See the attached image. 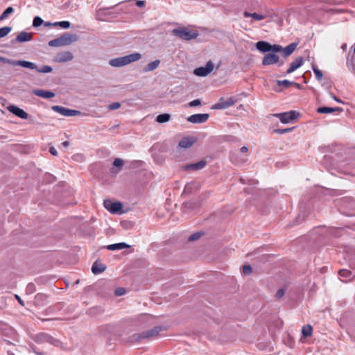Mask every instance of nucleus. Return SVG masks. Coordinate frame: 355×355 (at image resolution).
<instances>
[{
    "mask_svg": "<svg viewBox=\"0 0 355 355\" xmlns=\"http://www.w3.org/2000/svg\"><path fill=\"white\" fill-rule=\"evenodd\" d=\"M141 58V55L139 53H134L123 57L112 59L109 63L111 66L120 67L127 65L133 62L139 60Z\"/></svg>",
    "mask_w": 355,
    "mask_h": 355,
    "instance_id": "nucleus-1",
    "label": "nucleus"
},
{
    "mask_svg": "<svg viewBox=\"0 0 355 355\" xmlns=\"http://www.w3.org/2000/svg\"><path fill=\"white\" fill-rule=\"evenodd\" d=\"M173 33L184 40L196 39L198 36L197 31H191L187 28H178L173 30Z\"/></svg>",
    "mask_w": 355,
    "mask_h": 355,
    "instance_id": "nucleus-2",
    "label": "nucleus"
},
{
    "mask_svg": "<svg viewBox=\"0 0 355 355\" xmlns=\"http://www.w3.org/2000/svg\"><path fill=\"white\" fill-rule=\"evenodd\" d=\"M104 207L112 214L119 212L122 208L123 205L120 202H112L110 200H105L103 202Z\"/></svg>",
    "mask_w": 355,
    "mask_h": 355,
    "instance_id": "nucleus-3",
    "label": "nucleus"
},
{
    "mask_svg": "<svg viewBox=\"0 0 355 355\" xmlns=\"http://www.w3.org/2000/svg\"><path fill=\"white\" fill-rule=\"evenodd\" d=\"M274 116L277 117L282 123H288L296 119L297 113L295 111H290L287 112L275 114Z\"/></svg>",
    "mask_w": 355,
    "mask_h": 355,
    "instance_id": "nucleus-4",
    "label": "nucleus"
},
{
    "mask_svg": "<svg viewBox=\"0 0 355 355\" xmlns=\"http://www.w3.org/2000/svg\"><path fill=\"white\" fill-rule=\"evenodd\" d=\"M214 69V64L211 61H208L205 67H198L194 70V74L198 76H206Z\"/></svg>",
    "mask_w": 355,
    "mask_h": 355,
    "instance_id": "nucleus-5",
    "label": "nucleus"
},
{
    "mask_svg": "<svg viewBox=\"0 0 355 355\" xmlns=\"http://www.w3.org/2000/svg\"><path fill=\"white\" fill-rule=\"evenodd\" d=\"M52 110L55 112L60 113V114L66 116H76L80 112L77 110H70L59 105H54L52 107Z\"/></svg>",
    "mask_w": 355,
    "mask_h": 355,
    "instance_id": "nucleus-6",
    "label": "nucleus"
},
{
    "mask_svg": "<svg viewBox=\"0 0 355 355\" xmlns=\"http://www.w3.org/2000/svg\"><path fill=\"white\" fill-rule=\"evenodd\" d=\"M209 114H195L188 117L187 121L192 123H202L209 119Z\"/></svg>",
    "mask_w": 355,
    "mask_h": 355,
    "instance_id": "nucleus-7",
    "label": "nucleus"
},
{
    "mask_svg": "<svg viewBox=\"0 0 355 355\" xmlns=\"http://www.w3.org/2000/svg\"><path fill=\"white\" fill-rule=\"evenodd\" d=\"M235 103V100L232 98L225 99L220 98L219 101L214 105V109H225L232 106Z\"/></svg>",
    "mask_w": 355,
    "mask_h": 355,
    "instance_id": "nucleus-8",
    "label": "nucleus"
},
{
    "mask_svg": "<svg viewBox=\"0 0 355 355\" xmlns=\"http://www.w3.org/2000/svg\"><path fill=\"white\" fill-rule=\"evenodd\" d=\"M279 58L277 55L273 53H268L266 54L262 60L263 65H270L279 63Z\"/></svg>",
    "mask_w": 355,
    "mask_h": 355,
    "instance_id": "nucleus-9",
    "label": "nucleus"
},
{
    "mask_svg": "<svg viewBox=\"0 0 355 355\" xmlns=\"http://www.w3.org/2000/svg\"><path fill=\"white\" fill-rule=\"evenodd\" d=\"M304 62L303 58L302 56L297 57L295 59L293 62H292L290 64V67L286 70V73L289 74L300 68Z\"/></svg>",
    "mask_w": 355,
    "mask_h": 355,
    "instance_id": "nucleus-10",
    "label": "nucleus"
},
{
    "mask_svg": "<svg viewBox=\"0 0 355 355\" xmlns=\"http://www.w3.org/2000/svg\"><path fill=\"white\" fill-rule=\"evenodd\" d=\"M8 110L17 116L22 119H26L28 118V114L23 110L22 109L16 107L15 105H10L8 107Z\"/></svg>",
    "mask_w": 355,
    "mask_h": 355,
    "instance_id": "nucleus-11",
    "label": "nucleus"
},
{
    "mask_svg": "<svg viewBox=\"0 0 355 355\" xmlns=\"http://www.w3.org/2000/svg\"><path fill=\"white\" fill-rule=\"evenodd\" d=\"M207 164V162L201 160L198 162L188 164L183 166V168L186 171H198L203 168Z\"/></svg>",
    "mask_w": 355,
    "mask_h": 355,
    "instance_id": "nucleus-12",
    "label": "nucleus"
},
{
    "mask_svg": "<svg viewBox=\"0 0 355 355\" xmlns=\"http://www.w3.org/2000/svg\"><path fill=\"white\" fill-rule=\"evenodd\" d=\"M162 331L161 327H156L153 329L148 330L146 332L142 333L139 338H148L157 336Z\"/></svg>",
    "mask_w": 355,
    "mask_h": 355,
    "instance_id": "nucleus-13",
    "label": "nucleus"
},
{
    "mask_svg": "<svg viewBox=\"0 0 355 355\" xmlns=\"http://www.w3.org/2000/svg\"><path fill=\"white\" fill-rule=\"evenodd\" d=\"M62 46H66L71 44L77 40V37L75 35L67 33L60 37Z\"/></svg>",
    "mask_w": 355,
    "mask_h": 355,
    "instance_id": "nucleus-14",
    "label": "nucleus"
},
{
    "mask_svg": "<svg viewBox=\"0 0 355 355\" xmlns=\"http://www.w3.org/2000/svg\"><path fill=\"white\" fill-rule=\"evenodd\" d=\"M73 55L69 51H64L58 53L56 56V60L59 62H64L70 61L73 59Z\"/></svg>",
    "mask_w": 355,
    "mask_h": 355,
    "instance_id": "nucleus-15",
    "label": "nucleus"
},
{
    "mask_svg": "<svg viewBox=\"0 0 355 355\" xmlns=\"http://www.w3.org/2000/svg\"><path fill=\"white\" fill-rule=\"evenodd\" d=\"M196 139L193 137H184L179 141V146L183 148H188L191 147Z\"/></svg>",
    "mask_w": 355,
    "mask_h": 355,
    "instance_id": "nucleus-16",
    "label": "nucleus"
},
{
    "mask_svg": "<svg viewBox=\"0 0 355 355\" xmlns=\"http://www.w3.org/2000/svg\"><path fill=\"white\" fill-rule=\"evenodd\" d=\"M257 49L263 53L270 52L271 51V44L266 41H259L256 44Z\"/></svg>",
    "mask_w": 355,
    "mask_h": 355,
    "instance_id": "nucleus-17",
    "label": "nucleus"
},
{
    "mask_svg": "<svg viewBox=\"0 0 355 355\" xmlns=\"http://www.w3.org/2000/svg\"><path fill=\"white\" fill-rule=\"evenodd\" d=\"M33 93L35 95L44 98H51L55 96V94L53 92L42 89H34Z\"/></svg>",
    "mask_w": 355,
    "mask_h": 355,
    "instance_id": "nucleus-18",
    "label": "nucleus"
},
{
    "mask_svg": "<svg viewBox=\"0 0 355 355\" xmlns=\"http://www.w3.org/2000/svg\"><path fill=\"white\" fill-rule=\"evenodd\" d=\"M243 15L245 17H252L254 20L257 21H261L269 17V15L267 14H258L256 12L250 13L248 11H245L243 12Z\"/></svg>",
    "mask_w": 355,
    "mask_h": 355,
    "instance_id": "nucleus-19",
    "label": "nucleus"
},
{
    "mask_svg": "<svg viewBox=\"0 0 355 355\" xmlns=\"http://www.w3.org/2000/svg\"><path fill=\"white\" fill-rule=\"evenodd\" d=\"M32 39V33L22 31L16 37V41L18 42H28Z\"/></svg>",
    "mask_w": 355,
    "mask_h": 355,
    "instance_id": "nucleus-20",
    "label": "nucleus"
},
{
    "mask_svg": "<svg viewBox=\"0 0 355 355\" xmlns=\"http://www.w3.org/2000/svg\"><path fill=\"white\" fill-rule=\"evenodd\" d=\"M106 266L97 261L93 263L92 267V271L94 275L100 274L104 272Z\"/></svg>",
    "mask_w": 355,
    "mask_h": 355,
    "instance_id": "nucleus-21",
    "label": "nucleus"
},
{
    "mask_svg": "<svg viewBox=\"0 0 355 355\" xmlns=\"http://www.w3.org/2000/svg\"><path fill=\"white\" fill-rule=\"evenodd\" d=\"M14 65H18L21 66L25 68H28L31 69H37V66L35 63L26 61V60H18L13 62Z\"/></svg>",
    "mask_w": 355,
    "mask_h": 355,
    "instance_id": "nucleus-22",
    "label": "nucleus"
},
{
    "mask_svg": "<svg viewBox=\"0 0 355 355\" xmlns=\"http://www.w3.org/2000/svg\"><path fill=\"white\" fill-rule=\"evenodd\" d=\"M343 110L341 107L332 108V107H321L318 108L317 112L318 113H321V114H329V113H331V112H334L336 111L342 112Z\"/></svg>",
    "mask_w": 355,
    "mask_h": 355,
    "instance_id": "nucleus-23",
    "label": "nucleus"
},
{
    "mask_svg": "<svg viewBox=\"0 0 355 355\" xmlns=\"http://www.w3.org/2000/svg\"><path fill=\"white\" fill-rule=\"evenodd\" d=\"M296 47H297L296 43H291L289 45H288L287 46H286L284 49H282L284 56L288 57L290 55H291L293 53V51L295 50Z\"/></svg>",
    "mask_w": 355,
    "mask_h": 355,
    "instance_id": "nucleus-24",
    "label": "nucleus"
},
{
    "mask_svg": "<svg viewBox=\"0 0 355 355\" xmlns=\"http://www.w3.org/2000/svg\"><path fill=\"white\" fill-rule=\"evenodd\" d=\"M128 245H127L125 243H115L112 244L107 246V249L110 250H121L123 248H128Z\"/></svg>",
    "mask_w": 355,
    "mask_h": 355,
    "instance_id": "nucleus-25",
    "label": "nucleus"
},
{
    "mask_svg": "<svg viewBox=\"0 0 355 355\" xmlns=\"http://www.w3.org/2000/svg\"><path fill=\"white\" fill-rule=\"evenodd\" d=\"M313 327L310 324L302 327V334L304 337H309L312 335Z\"/></svg>",
    "mask_w": 355,
    "mask_h": 355,
    "instance_id": "nucleus-26",
    "label": "nucleus"
},
{
    "mask_svg": "<svg viewBox=\"0 0 355 355\" xmlns=\"http://www.w3.org/2000/svg\"><path fill=\"white\" fill-rule=\"evenodd\" d=\"M159 62V60H157L148 63L147 66L145 67L144 71H150L155 69L158 67Z\"/></svg>",
    "mask_w": 355,
    "mask_h": 355,
    "instance_id": "nucleus-27",
    "label": "nucleus"
},
{
    "mask_svg": "<svg viewBox=\"0 0 355 355\" xmlns=\"http://www.w3.org/2000/svg\"><path fill=\"white\" fill-rule=\"evenodd\" d=\"M170 117L171 116L168 114H162L157 116L156 121L158 123H162L168 121Z\"/></svg>",
    "mask_w": 355,
    "mask_h": 355,
    "instance_id": "nucleus-28",
    "label": "nucleus"
},
{
    "mask_svg": "<svg viewBox=\"0 0 355 355\" xmlns=\"http://www.w3.org/2000/svg\"><path fill=\"white\" fill-rule=\"evenodd\" d=\"M14 12V9L12 7H8L3 13L0 15V21L5 19L10 14H12Z\"/></svg>",
    "mask_w": 355,
    "mask_h": 355,
    "instance_id": "nucleus-29",
    "label": "nucleus"
},
{
    "mask_svg": "<svg viewBox=\"0 0 355 355\" xmlns=\"http://www.w3.org/2000/svg\"><path fill=\"white\" fill-rule=\"evenodd\" d=\"M12 31L10 26H4L0 28V38L6 36Z\"/></svg>",
    "mask_w": 355,
    "mask_h": 355,
    "instance_id": "nucleus-30",
    "label": "nucleus"
},
{
    "mask_svg": "<svg viewBox=\"0 0 355 355\" xmlns=\"http://www.w3.org/2000/svg\"><path fill=\"white\" fill-rule=\"evenodd\" d=\"M313 71L315 73V78L318 80H321L323 76L322 72L319 70L316 66L313 65L312 66Z\"/></svg>",
    "mask_w": 355,
    "mask_h": 355,
    "instance_id": "nucleus-31",
    "label": "nucleus"
},
{
    "mask_svg": "<svg viewBox=\"0 0 355 355\" xmlns=\"http://www.w3.org/2000/svg\"><path fill=\"white\" fill-rule=\"evenodd\" d=\"M277 83L279 86H284L286 88L294 85V82L289 81L288 80H277Z\"/></svg>",
    "mask_w": 355,
    "mask_h": 355,
    "instance_id": "nucleus-32",
    "label": "nucleus"
},
{
    "mask_svg": "<svg viewBox=\"0 0 355 355\" xmlns=\"http://www.w3.org/2000/svg\"><path fill=\"white\" fill-rule=\"evenodd\" d=\"M35 70L39 73H50L52 71L53 69H52V67H51L49 66L45 65L41 68L37 67V69H35Z\"/></svg>",
    "mask_w": 355,
    "mask_h": 355,
    "instance_id": "nucleus-33",
    "label": "nucleus"
},
{
    "mask_svg": "<svg viewBox=\"0 0 355 355\" xmlns=\"http://www.w3.org/2000/svg\"><path fill=\"white\" fill-rule=\"evenodd\" d=\"M338 273L340 277H343L345 278H348L352 275V272L350 270H346V269L340 270Z\"/></svg>",
    "mask_w": 355,
    "mask_h": 355,
    "instance_id": "nucleus-34",
    "label": "nucleus"
},
{
    "mask_svg": "<svg viewBox=\"0 0 355 355\" xmlns=\"http://www.w3.org/2000/svg\"><path fill=\"white\" fill-rule=\"evenodd\" d=\"M49 45L51 46H62L61 40H60V37L53 40H51L49 42Z\"/></svg>",
    "mask_w": 355,
    "mask_h": 355,
    "instance_id": "nucleus-35",
    "label": "nucleus"
},
{
    "mask_svg": "<svg viewBox=\"0 0 355 355\" xmlns=\"http://www.w3.org/2000/svg\"><path fill=\"white\" fill-rule=\"evenodd\" d=\"M54 25L55 26L58 25L60 27H62V28H68L70 26V22L68 21H62L56 22L54 24Z\"/></svg>",
    "mask_w": 355,
    "mask_h": 355,
    "instance_id": "nucleus-36",
    "label": "nucleus"
},
{
    "mask_svg": "<svg viewBox=\"0 0 355 355\" xmlns=\"http://www.w3.org/2000/svg\"><path fill=\"white\" fill-rule=\"evenodd\" d=\"M242 272L244 275H250L252 272V269L250 265H245L242 268Z\"/></svg>",
    "mask_w": 355,
    "mask_h": 355,
    "instance_id": "nucleus-37",
    "label": "nucleus"
},
{
    "mask_svg": "<svg viewBox=\"0 0 355 355\" xmlns=\"http://www.w3.org/2000/svg\"><path fill=\"white\" fill-rule=\"evenodd\" d=\"M42 23H43V20L42 19V18H40V17H35L33 19V26L35 27H38L40 25H42Z\"/></svg>",
    "mask_w": 355,
    "mask_h": 355,
    "instance_id": "nucleus-38",
    "label": "nucleus"
},
{
    "mask_svg": "<svg viewBox=\"0 0 355 355\" xmlns=\"http://www.w3.org/2000/svg\"><path fill=\"white\" fill-rule=\"evenodd\" d=\"M270 49H271L270 51L273 52V53H277V52H280L283 49L282 46L279 44L271 45Z\"/></svg>",
    "mask_w": 355,
    "mask_h": 355,
    "instance_id": "nucleus-39",
    "label": "nucleus"
},
{
    "mask_svg": "<svg viewBox=\"0 0 355 355\" xmlns=\"http://www.w3.org/2000/svg\"><path fill=\"white\" fill-rule=\"evenodd\" d=\"M202 234L200 232L194 233L189 237V241H193L198 240V239H200V237L201 236Z\"/></svg>",
    "mask_w": 355,
    "mask_h": 355,
    "instance_id": "nucleus-40",
    "label": "nucleus"
},
{
    "mask_svg": "<svg viewBox=\"0 0 355 355\" xmlns=\"http://www.w3.org/2000/svg\"><path fill=\"white\" fill-rule=\"evenodd\" d=\"M121 103L118 102H114L108 105V109L110 110H114L120 108Z\"/></svg>",
    "mask_w": 355,
    "mask_h": 355,
    "instance_id": "nucleus-41",
    "label": "nucleus"
},
{
    "mask_svg": "<svg viewBox=\"0 0 355 355\" xmlns=\"http://www.w3.org/2000/svg\"><path fill=\"white\" fill-rule=\"evenodd\" d=\"M293 129V128H284V129H275V130H274L273 132L275 133H278V134H284V133L291 131Z\"/></svg>",
    "mask_w": 355,
    "mask_h": 355,
    "instance_id": "nucleus-42",
    "label": "nucleus"
},
{
    "mask_svg": "<svg viewBox=\"0 0 355 355\" xmlns=\"http://www.w3.org/2000/svg\"><path fill=\"white\" fill-rule=\"evenodd\" d=\"M123 164V161L120 158H116L113 162V165L116 167H121Z\"/></svg>",
    "mask_w": 355,
    "mask_h": 355,
    "instance_id": "nucleus-43",
    "label": "nucleus"
},
{
    "mask_svg": "<svg viewBox=\"0 0 355 355\" xmlns=\"http://www.w3.org/2000/svg\"><path fill=\"white\" fill-rule=\"evenodd\" d=\"M285 294V290L283 288L279 289L277 293H275V297L277 299H279L282 297Z\"/></svg>",
    "mask_w": 355,
    "mask_h": 355,
    "instance_id": "nucleus-44",
    "label": "nucleus"
},
{
    "mask_svg": "<svg viewBox=\"0 0 355 355\" xmlns=\"http://www.w3.org/2000/svg\"><path fill=\"white\" fill-rule=\"evenodd\" d=\"M201 104V101L200 99H196L189 103V107H195L198 106Z\"/></svg>",
    "mask_w": 355,
    "mask_h": 355,
    "instance_id": "nucleus-45",
    "label": "nucleus"
},
{
    "mask_svg": "<svg viewBox=\"0 0 355 355\" xmlns=\"http://www.w3.org/2000/svg\"><path fill=\"white\" fill-rule=\"evenodd\" d=\"M125 290L123 288H118L115 290V295L117 296H121L125 294Z\"/></svg>",
    "mask_w": 355,
    "mask_h": 355,
    "instance_id": "nucleus-46",
    "label": "nucleus"
},
{
    "mask_svg": "<svg viewBox=\"0 0 355 355\" xmlns=\"http://www.w3.org/2000/svg\"><path fill=\"white\" fill-rule=\"evenodd\" d=\"M49 152L51 155L56 156L58 155L57 150L54 147H51L49 148Z\"/></svg>",
    "mask_w": 355,
    "mask_h": 355,
    "instance_id": "nucleus-47",
    "label": "nucleus"
},
{
    "mask_svg": "<svg viewBox=\"0 0 355 355\" xmlns=\"http://www.w3.org/2000/svg\"><path fill=\"white\" fill-rule=\"evenodd\" d=\"M248 151V148L246 147V146H243L241 148V152L243 153H245Z\"/></svg>",
    "mask_w": 355,
    "mask_h": 355,
    "instance_id": "nucleus-48",
    "label": "nucleus"
},
{
    "mask_svg": "<svg viewBox=\"0 0 355 355\" xmlns=\"http://www.w3.org/2000/svg\"><path fill=\"white\" fill-rule=\"evenodd\" d=\"M15 297L17 299L18 302L20 303V304L24 305V302L21 300V298L18 295H15Z\"/></svg>",
    "mask_w": 355,
    "mask_h": 355,
    "instance_id": "nucleus-49",
    "label": "nucleus"
},
{
    "mask_svg": "<svg viewBox=\"0 0 355 355\" xmlns=\"http://www.w3.org/2000/svg\"><path fill=\"white\" fill-rule=\"evenodd\" d=\"M69 145V142L67 141L62 142V146L64 147H67Z\"/></svg>",
    "mask_w": 355,
    "mask_h": 355,
    "instance_id": "nucleus-50",
    "label": "nucleus"
},
{
    "mask_svg": "<svg viewBox=\"0 0 355 355\" xmlns=\"http://www.w3.org/2000/svg\"><path fill=\"white\" fill-rule=\"evenodd\" d=\"M137 4L138 6H142V5H144V1H137Z\"/></svg>",
    "mask_w": 355,
    "mask_h": 355,
    "instance_id": "nucleus-51",
    "label": "nucleus"
},
{
    "mask_svg": "<svg viewBox=\"0 0 355 355\" xmlns=\"http://www.w3.org/2000/svg\"><path fill=\"white\" fill-rule=\"evenodd\" d=\"M293 85H295L297 88L300 87V85L298 83H294Z\"/></svg>",
    "mask_w": 355,
    "mask_h": 355,
    "instance_id": "nucleus-52",
    "label": "nucleus"
},
{
    "mask_svg": "<svg viewBox=\"0 0 355 355\" xmlns=\"http://www.w3.org/2000/svg\"><path fill=\"white\" fill-rule=\"evenodd\" d=\"M335 100H336V101L339 102V103H340V102H341V101H340V100H339L338 98H335Z\"/></svg>",
    "mask_w": 355,
    "mask_h": 355,
    "instance_id": "nucleus-53",
    "label": "nucleus"
},
{
    "mask_svg": "<svg viewBox=\"0 0 355 355\" xmlns=\"http://www.w3.org/2000/svg\"><path fill=\"white\" fill-rule=\"evenodd\" d=\"M282 64H283V62H280V63L279 64V66H281V65H282Z\"/></svg>",
    "mask_w": 355,
    "mask_h": 355,
    "instance_id": "nucleus-54",
    "label": "nucleus"
},
{
    "mask_svg": "<svg viewBox=\"0 0 355 355\" xmlns=\"http://www.w3.org/2000/svg\"><path fill=\"white\" fill-rule=\"evenodd\" d=\"M354 52L355 53V46H354Z\"/></svg>",
    "mask_w": 355,
    "mask_h": 355,
    "instance_id": "nucleus-55",
    "label": "nucleus"
}]
</instances>
